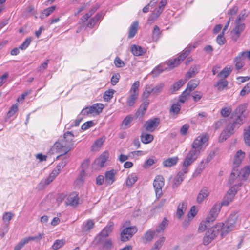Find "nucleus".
I'll return each mask as SVG.
<instances>
[{"mask_svg": "<svg viewBox=\"0 0 250 250\" xmlns=\"http://www.w3.org/2000/svg\"><path fill=\"white\" fill-rule=\"evenodd\" d=\"M161 36V32L160 28L157 25H155L152 31V39L157 42Z\"/></svg>", "mask_w": 250, "mask_h": 250, "instance_id": "c9c22d12", "label": "nucleus"}, {"mask_svg": "<svg viewBox=\"0 0 250 250\" xmlns=\"http://www.w3.org/2000/svg\"><path fill=\"white\" fill-rule=\"evenodd\" d=\"M168 221L166 218H164L162 222L156 229L155 232L162 235L165 229L167 227Z\"/></svg>", "mask_w": 250, "mask_h": 250, "instance_id": "cd10ccee", "label": "nucleus"}, {"mask_svg": "<svg viewBox=\"0 0 250 250\" xmlns=\"http://www.w3.org/2000/svg\"><path fill=\"white\" fill-rule=\"evenodd\" d=\"M187 203L186 202H182L178 206L176 215L177 218H181L186 210Z\"/></svg>", "mask_w": 250, "mask_h": 250, "instance_id": "412c9836", "label": "nucleus"}, {"mask_svg": "<svg viewBox=\"0 0 250 250\" xmlns=\"http://www.w3.org/2000/svg\"><path fill=\"white\" fill-rule=\"evenodd\" d=\"M247 108V104H244L239 105L234 111L235 115L245 116L244 113Z\"/></svg>", "mask_w": 250, "mask_h": 250, "instance_id": "c03bdc74", "label": "nucleus"}, {"mask_svg": "<svg viewBox=\"0 0 250 250\" xmlns=\"http://www.w3.org/2000/svg\"><path fill=\"white\" fill-rule=\"evenodd\" d=\"M250 92V82L248 83L241 90L240 95L244 96Z\"/></svg>", "mask_w": 250, "mask_h": 250, "instance_id": "774afa93", "label": "nucleus"}, {"mask_svg": "<svg viewBox=\"0 0 250 250\" xmlns=\"http://www.w3.org/2000/svg\"><path fill=\"white\" fill-rule=\"evenodd\" d=\"M181 173H178L172 181V186L173 188H177L182 182L184 176L180 175Z\"/></svg>", "mask_w": 250, "mask_h": 250, "instance_id": "4c0bfd02", "label": "nucleus"}, {"mask_svg": "<svg viewBox=\"0 0 250 250\" xmlns=\"http://www.w3.org/2000/svg\"><path fill=\"white\" fill-rule=\"evenodd\" d=\"M167 69V68L160 65L155 67L151 73L153 77H157Z\"/></svg>", "mask_w": 250, "mask_h": 250, "instance_id": "79ce46f5", "label": "nucleus"}, {"mask_svg": "<svg viewBox=\"0 0 250 250\" xmlns=\"http://www.w3.org/2000/svg\"><path fill=\"white\" fill-rule=\"evenodd\" d=\"M65 240L63 239L57 240L53 243L52 248L53 249L57 250L59 248L62 247L65 244Z\"/></svg>", "mask_w": 250, "mask_h": 250, "instance_id": "864d4df0", "label": "nucleus"}, {"mask_svg": "<svg viewBox=\"0 0 250 250\" xmlns=\"http://www.w3.org/2000/svg\"><path fill=\"white\" fill-rule=\"evenodd\" d=\"M103 244L102 250H106L110 249L112 247V241L111 239H105L104 242L101 244Z\"/></svg>", "mask_w": 250, "mask_h": 250, "instance_id": "3c124183", "label": "nucleus"}, {"mask_svg": "<svg viewBox=\"0 0 250 250\" xmlns=\"http://www.w3.org/2000/svg\"><path fill=\"white\" fill-rule=\"evenodd\" d=\"M235 127H237L232 123H229L227 125L223 131L220 134L219 138L220 142L226 140L228 137L233 133Z\"/></svg>", "mask_w": 250, "mask_h": 250, "instance_id": "9d476101", "label": "nucleus"}, {"mask_svg": "<svg viewBox=\"0 0 250 250\" xmlns=\"http://www.w3.org/2000/svg\"><path fill=\"white\" fill-rule=\"evenodd\" d=\"M192 49V45H190L177 58L173 60L169 61L167 62V64L169 67V69H172L179 65L189 54Z\"/></svg>", "mask_w": 250, "mask_h": 250, "instance_id": "423d86ee", "label": "nucleus"}, {"mask_svg": "<svg viewBox=\"0 0 250 250\" xmlns=\"http://www.w3.org/2000/svg\"><path fill=\"white\" fill-rule=\"evenodd\" d=\"M94 222L91 219L87 220L84 222L82 226V230L83 232L87 233L94 227Z\"/></svg>", "mask_w": 250, "mask_h": 250, "instance_id": "5701e85b", "label": "nucleus"}, {"mask_svg": "<svg viewBox=\"0 0 250 250\" xmlns=\"http://www.w3.org/2000/svg\"><path fill=\"white\" fill-rule=\"evenodd\" d=\"M221 228V224H218L208 229L203 238V244L208 245L211 243L219 234Z\"/></svg>", "mask_w": 250, "mask_h": 250, "instance_id": "7ed1b4c3", "label": "nucleus"}, {"mask_svg": "<svg viewBox=\"0 0 250 250\" xmlns=\"http://www.w3.org/2000/svg\"><path fill=\"white\" fill-rule=\"evenodd\" d=\"M197 213V211L196 210L195 206H192L188 214V217L186 218L183 223L184 226H188L189 224V223L191 221V219L196 215Z\"/></svg>", "mask_w": 250, "mask_h": 250, "instance_id": "a211bd4d", "label": "nucleus"}, {"mask_svg": "<svg viewBox=\"0 0 250 250\" xmlns=\"http://www.w3.org/2000/svg\"><path fill=\"white\" fill-rule=\"evenodd\" d=\"M60 142L62 144V147L63 148V154H66L71 149L73 146H72L70 144H68V143L64 139H63Z\"/></svg>", "mask_w": 250, "mask_h": 250, "instance_id": "49530a36", "label": "nucleus"}, {"mask_svg": "<svg viewBox=\"0 0 250 250\" xmlns=\"http://www.w3.org/2000/svg\"><path fill=\"white\" fill-rule=\"evenodd\" d=\"M113 229V224L109 223L95 238L93 244L94 246H97L102 242L110 235Z\"/></svg>", "mask_w": 250, "mask_h": 250, "instance_id": "20e7f679", "label": "nucleus"}, {"mask_svg": "<svg viewBox=\"0 0 250 250\" xmlns=\"http://www.w3.org/2000/svg\"><path fill=\"white\" fill-rule=\"evenodd\" d=\"M105 141V138L101 137L94 142L92 146V149L95 150L96 148L100 147Z\"/></svg>", "mask_w": 250, "mask_h": 250, "instance_id": "4d7b16f0", "label": "nucleus"}, {"mask_svg": "<svg viewBox=\"0 0 250 250\" xmlns=\"http://www.w3.org/2000/svg\"><path fill=\"white\" fill-rule=\"evenodd\" d=\"M138 97V96L136 95L129 94L126 100L127 105L129 106H133L135 104Z\"/></svg>", "mask_w": 250, "mask_h": 250, "instance_id": "ea45409f", "label": "nucleus"}, {"mask_svg": "<svg viewBox=\"0 0 250 250\" xmlns=\"http://www.w3.org/2000/svg\"><path fill=\"white\" fill-rule=\"evenodd\" d=\"M74 136L70 131H68L63 134V139H64L68 144H70L72 146L74 144Z\"/></svg>", "mask_w": 250, "mask_h": 250, "instance_id": "e433bc0d", "label": "nucleus"}, {"mask_svg": "<svg viewBox=\"0 0 250 250\" xmlns=\"http://www.w3.org/2000/svg\"><path fill=\"white\" fill-rule=\"evenodd\" d=\"M44 235V233H40L39 235L34 236H29L28 237L24 238L27 243H28L30 241H39L40 240Z\"/></svg>", "mask_w": 250, "mask_h": 250, "instance_id": "0e129e2a", "label": "nucleus"}, {"mask_svg": "<svg viewBox=\"0 0 250 250\" xmlns=\"http://www.w3.org/2000/svg\"><path fill=\"white\" fill-rule=\"evenodd\" d=\"M199 80L197 79H193L190 80L188 83L187 88L191 92L194 90L199 84Z\"/></svg>", "mask_w": 250, "mask_h": 250, "instance_id": "f704fd0d", "label": "nucleus"}, {"mask_svg": "<svg viewBox=\"0 0 250 250\" xmlns=\"http://www.w3.org/2000/svg\"><path fill=\"white\" fill-rule=\"evenodd\" d=\"M243 138L245 144L250 146V125L244 129Z\"/></svg>", "mask_w": 250, "mask_h": 250, "instance_id": "c85d7f7f", "label": "nucleus"}, {"mask_svg": "<svg viewBox=\"0 0 250 250\" xmlns=\"http://www.w3.org/2000/svg\"><path fill=\"white\" fill-rule=\"evenodd\" d=\"M18 107L17 104L13 105L9 111L7 113L6 118L5 119V121H7V119L11 118L12 116L14 115V114L18 111Z\"/></svg>", "mask_w": 250, "mask_h": 250, "instance_id": "603ef678", "label": "nucleus"}, {"mask_svg": "<svg viewBox=\"0 0 250 250\" xmlns=\"http://www.w3.org/2000/svg\"><path fill=\"white\" fill-rule=\"evenodd\" d=\"M138 24V21H134L131 25L128 35V38L131 39L135 35L137 31Z\"/></svg>", "mask_w": 250, "mask_h": 250, "instance_id": "c756f323", "label": "nucleus"}, {"mask_svg": "<svg viewBox=\"0 0 250 250\" xmlns=\"http://www.w3.org/2000/svg\"><path fill=\"white\" fill-rule=\"evenodd\" d=\"M66 162H61L59 163V165L57 166L58 170H53L50 175H49L52 179L54 180L56 176L58 174L59 171L65 165Z\"/></svg>", "mask_w": 250, "mask_h": 250, "instance_id": "de8ad7c7", "label": "nucleus"}, {"mask_svg": "<svg viewBox=\"0 0 250 250\" xmlns=\"http://www.w3.org/2000/svg\"><path fill=\"white\" fill-rule=\"evenodd\" d=\"M228 85V82L225 79H220L217 83L214 85L217 88L218 90L222 91L227 88Z\"/></svg>", "mask_w": 250, "mask_h": 250, "instance_id": "7c9ffc66", "label": "nucleus"}, {"mask_svg": "<svg viewBox=\"0 0 250 250\" xmlns=\"http://www.w3.org/2000/svg\"><path fill=\"white\" fill-rule=\"evenodd\" d=\"M165 241V238L163 236L161 237L154 244L153 247L154 249L160 250V248L163 246Z\"/></svg>", "mask_w": 250, "mask_h": 250, "instance_id": "052dcab7", "label": "nucleus"}, {"mask_svg": "<svg viewBox=\"0 0 250 250\" xmlns=\"http://www.w3.org/2000/svg\"><path fill=\"white\" fill-rule=\"evenodd\" d=\"M137 228L131 226L125 228L121 233V240L123 242L128 241L137 231Z\"/></svg>", "mask_w": 250, "mask_h": 250, "instance_id": "6e6552de", "label": "nucleus"}, {"mask_svg": "<svg viewBox=\"0 0 250 250\" xmlns=\"http://www.w3.org/2000/svg\"><path fill=\"white\" fill-rule=\"evenodd\" d=\"M92 107H94V113H96L98 114L102 112L104 108V105L102 104H95L92 105Z\"/></svg>", "mask_w": 250, "mask_h": 250, "instance_id": "bf43d9fd", "label": "nucleus"}, {"mask_svg": "<svg viewBox=\"0 0 250 250\" xmlns=\"http://www.w3.org/2000/svg\"><path fill=\"white\" fill-rule=\"evenodd\" d=\"M140 85V82L138 81H135L132 85L131 88L129 91L130 94H135L137 96L139 95V87Z\"/></svg>", "mask_w": 250, "mask_h": 250, "instance_id": "58836bf2", "label": "nucleus"}, {"mask_svg": "<svg viewBox=\"0 0 250 250\" xmlns=\"http://www.w3.org/2000/svg\"><path fill=\"white\" fill-rule=\"evenodd\" d=\"M192 49V45H190L177 58L173 60L169 61L167 62V64L169 67V69H172L179 65L189 54Z\"/></svg>", "mask_w": 250, "mask_h": 250, "instance_id": "39448f33", "label": "nucleus"}, {"mask_svg": "<svg viewBox=\"0 0 250 250\" xmlns=\"http://www.w3.org/2000/svg\"><path fill=\"white\" fill-rule=\"evenodd\" d=\"M157 162V159L155 158H150L148 159L144 164V167L147 168Z\"/></svg>", "mask_w": 250, "mask_h": 250, "instance_id": "680f3d73", "label": "nucleus"}, {"mask_svg": "<svg viewBox=\"0 0 250 250\" xmlns=\"http://www.w3.org/2000/svg\"><path fill=\"white\" fill-rule=\"evenodd\" d=\"M208 137L206 134L198 136L192 144V149L186 156V164L194 162L199 156L201 151L203 149L204 144L208 141Z\"/></svg>", "mask_w": 250, "mask_h": 250, "instance_id": "f257e3e1", "label": "nucleus"}, {"mask_svg": "<svg viewBox=\"0 0 250 250\" xmlns=\"http://www.w3.org/2000/svg\"><path fill=\"white\" fill-rule=\"evenodd\" d=\"M79 196L76 193H72L70 194L67 199V204L75 206L79 204Z\"/></svg>", "mask_w": 250, "mask_h": 250, "instance_id": "f3484780", "label": "nucleus"}, {"mask_svg": "<svg viewBox=\"0 0 250 250\" xmlns=\"http://www.w3.org/2000/svg\"><path fill=\"white\" fill-rule=\"evenodd\" d=\"M160 124V119L154 118L147 121L144 124V127L146 131L153 132Z\"/></svg>", "mask_w": 250, "mask_h": 250, "instance_id": "f8f14e48", "label": "nucleus"}, {"mask_svg": "<svg viewBox=\"0 0 250 250\" xmlns=\"http://www.w3.org/2000/svg\"><path fill=\"white\" fill-rule=\"evenodd\" d=\"M237 220V215L236 214H232L225 223L221 225V231L222 233H227L230 232L235 227Z\"/></svg>", "mask_w": 250, "mask_h": 250, "instance_id": "0eeeda50", "label": "nucleus"}, {"mask_svg": "<svg viewBox=\"0 0 250 250\" xmlns=\"http://www.w3.org/2000/svg\"><path fill=\"white\" fill-rule=\"evenodd\" d=\"M236 26L233 30V33L236 35V40L239 37L240 34L245 28V24L242 22H235Z\"/></svg>", "mask_w": 250, "mask_h": 250, "instance_id": "4be33fe9", "label": "nucleus"}, {"mask_svg": "<svg viewBox=\"0 0 250 250\" xmlns=\"http://www.w3.org/2000/svg\"><path fill=\"white\" fill-rule=\"evenodd\" d=\"M232 109L230 107H225L223 108L220 111V114L224 117H228L231 113Z\"/></svg>", "mask_w": 250, "mask_h": 250, "instance_id": "13d9d810", "label": "nucleus"}, {"mask_svg": "<svg viewBox=\"0 0 250 250\" xmlns=\"http://www.w3.org/2000/svg\"><path fill=\"white\" fill-rule=\"evenodd\" d=\"M232 71V68L230 67H225L221 72H220L217 75L218 78H222L225 79L228 77L231 72Z\"/></svg>", "mask_w": 250, "mask_h": 250, "instance_id": "473e14b6", "label": "nucleus"}, {"mask_svg": "<svg viewBox=\"0 0 250 250\" xmlns=\"http://www.w3.org/2000/svg\"><path fill=\"white\" fill-rule=\"evenodd\" d=\"M131 51L132 54L136 56L143 55L146 51L145 48L135 44L131 46Z\"/></svg>", "mask_w": 250, "mask_h": 250, "instance_id": "b1692460", "label": "nucleus"}, {"mask_svg": "<svg viewBox=\"0 0 250 250\" xmlns=\"http://www.w3.org/2000/svg\"><path fill=\"white\" fill-rule=\"evenodd\" d=\"M245 116L236 115V118L233 122V124L237 127H239L244 122V120L245 118Z\"/></svg>", "mask_w": 250, "mask_h": 250, "instance_id": "a18cd8bd", "label": "nucleus"}, {"mask_svg": "<svg viewBox=\"0 0 250 250\" xmlns=\"http://www.w3.org/2000/svg\"><path fill=\"white\" fill-rule=\"evenodd\" d=\"M115 172L112 169L106 172L105 174V182L108 185L112 184L115 181Z\"/></svg>", "mask_w": 250, "mask_h": 250, "instance_id": "393cba45", "label": "nucleus"}, {"mask_svg": "<svg viewBox=\"0 0 250 250\" xmlns=\"http://www.w3.org/2000/svg\"><path fill=\"white\" fill-rule=\"evenodd\" d=\"M115 91L113 89H109L106 91L104 94L103 97L105 101H109L112 98Z\"/></svg>", "mask_w": 250, "mask_h": 250, "instance_id": "8fccbe9b", "label": "nucleus"}, {"mask_svg": "<svg viewBox=\"0 0 250 250\" xmlns=\"http://www.w3.org/2000/svg\"><path fill=\"white\" fill-rule=\"evenodd\" d=\"M206 166L207 164L205 163V161L202 160L196 169L194 173V175L197 176L200 174Z\"/></svg>", "mask_w": 250, "mask_h": 250, "instance_id": "09e8293b", "label": "nucleus"}, {"mask_svg": "<svg viewBox=\"0 0 250 250\" xmlns=\"http://www.w3.org/2000/svg\"><path fill=\"white\" fill-rule=\"evenodd\" d=\"M144 100L143 103L140 105L136 114L137 116H143L146 112L149 104L150 102L148 99H142Z\"/></svg>", "mask_w": 250, "mask_h": 250, "instance_id": "4468645a", "label": "nucleus"}, {"mask_svg": "<svg viewBox=\"0 0 250 250\" xmlns=\"http://www.w3.org/2000/svg\"><path fill=\"white\" fill-rule=\"evenodd\" d=\"M164 185V178L161 175H157L153 182V187L156 196H160L162 193V188Z\"/></svg>", "mask_w": 250, "mask_h": 250, "instance_id": "1a4fd4ad", "label": "nucleus"}, {"mask_svg": "<svg viewBox=\"0 0 250 250\" xmlns=\"http://www.w3.org/2000/svg\"><path fill=\"white\" fill-rule=\"evenodd\" d=\"M221 208L219 204H215L211 208L208 215L207 217L206 222H213L218 215Z\"/></svg>", "mask_w": 250, "mask_h": 250, "instance_id": "9b49d317", "label": "nucleus"}, {"mask_svg": "<svg viewBox=\"0 0 250 250\" xmlns=\"http://www.w3.org/2000/svg\"><path fill=\"white\" fill-rule=\"evenodd\" d=\"M55 6H52L49 7L45 10H44L41 14L40 17L42 19H43L46 17L48 16L50 14H51L55 9Z\"/></svg>", "mask_w": 250, "mask_h": 250, "instance_id": "37998d69", "label": "nucleus"}, {"mask_svg": "<svg viewBox=\"0 0 250 250\" xmlns=\"http://www.w3.org/2000/svg\"><path fill=\"white\" fill-rule=\"evenodd\" d=\"M14 214L11 212H5L3 214V221L5 224H8V223L11 220Z\"/></svg>", "mask_w": 250, "mask_h": 250, "instance_id": "69168bd1", "label": "nucleus"}, {"mask_svg": "<svg viewBox=\"0 0 250 250\" xmlns=\"http://www.w3.org/2000/svg\"><path fill=\"white\" fill-rule=\"evenodd\" d=\"M200 66L194 65L190 68L188 72L185 75L186 81L194 76L199 72Z\"/></svg>", "mask_w": 250, "mask_h": 250, "instance_id": "6ab92c4d", "label": "nucleus"}, {"mask_svg": "<svg viewBox=\"0 0 250 250\" xmlns=\"http://www.w3.org/2000/svg\"><path fill=\"white\" fill-rule=\"evenodd\" d=\"M163 11V9L161 7H158L156 8L149 17V19H148V23L152 24L153 21L160 15Z\"/></svg>", "mask_w": 250, "mask_h": 250, "instance_id": "dca6fc26", "label": "nucleus"}, {"mask_svg": "<svg viewBox=\"0 0 250 250\" xmlns=\"http://www.w3.org/2000/svg\"><path fill=\"white\" fill-rule=\"evenodd\" d=\"M245 155V152H243L241 150H239L236 152L234 158L235 167H238L242 163Z\"/></svg>", "mask_w": 250, "mask_h": 250, "instance_id": "aec40b11", "label": "nucleus"}, {"mask_svg": "<svg viewBox=\"0 0 250 250\" xmlns=\"http://www.w3.org/2000/svg\"><path fill=\"white\" fill-rule=\"evenodd\" d=\"M234 197L233 193L231 194H226V196L224 197L222 204L225 206L228 205L232 201Z\"/></svg>", "mask_w": 250, "mask_h": 250, "instance_id": "e2e57ef3", "label": "nucleus"}, {"mask_svg": "<svg viewBox=\"0 0 250 250\" xmlns=\"http://www.w3.org/2000/svg\"><path fill=\"white\" fill-rule=\"evenodd\" d=\"M156 233L154 230L147 231L141 238V242L145 244L150 242L153 240Z\"/></svg>", "mask_w": 250, "mask_h": 250, "instance_id": "ddd939ff", "label": "nucleus"}, {"mask_svg": "<svg viewBox=\"0 0 250 250\" xmlns=\"http://www.w3.org/2000/svg\"><path fill=\"white\" fill-rule=\"evenodd\" d=\"M153 139V136L150 134L142 133L141 135V140L144 144H148L151 142Z\"/></svg>", "mask_w": 250, "mask_h": 250, "instance_id": "72a5a7b5", "label": "nucleus"}, {"mask_svg": "<svg viewBox=\"0 0 250 250\" xmlns=\"http://www.w3.org/2000/svg\"><path fill=\"white\" fill-rule=\"evenodd\" d=\"M133 120V117L131 115H127L122 122V126H124V128L128 127L130 124Z\"/></svg>", "mask_w": 250, "mask_h": 250, "instance_id": "5fc2aeb1", "label": "nucleus"}, {"mask_svg": "<svg viewBox=\"0 0 250 250\" xmlns=\"http://www.w3.org/2000/svg\"><path fill=\"white\" fill-rule=\"evenodd\" d=\"M178 160V158L177 157L169 158L165 160L163 162V164L164 166L166 167H171L177 164Z\"/></svg>", "mask_w": 250, "mask_h": 250, "instance_id": "2f4dec72", "label": "nucleus"}, {"mask_svg": "<svg viewBox=\"0 0 250 250\" xmlns=\"http://www.w3.org/2000/svg\"><path fill=\"white\" fill-rule=\"evenodd\" d=\"M244 59L243 56H241V53L235 58L234 61L235 63V67L237 70L241 69L244 66L245 63L243 61Z\"/></svg>", "mask_w": 250, "mask_h": 250, "instance_id": "a878e982", "label": "nucleus"}, {"mask_svg": "<svg viewBox=\"0 0 250 250\" xmlns=\"http://www.w3.org/2000/svg\"><path fill=\"white\" fill-rule=\"evenodd\" d=\"M181 108V105L178 103L174 104L171 105L170 112L173 114H177L179 113Z\"/></svg>", "mask_w": 250, "mask_h": 250, "instance_id": "6e6d98bb", "label": "nucleus"}, {"mask_svg": "<svg viewBox=\"0 0 250 250\" xmlns=\"http://www.w3.org/2000/svg\"><path fill=\"white\" fill-rule=\"evenodd\" d=\"M32 41V38L28 37L26 39L24 42L19 46V48L21 50H25L30 45Z\"/></svg>", "mask_w": 250, "mask_h": 250, "instance_id": "338daca9", "label": "nucleus"}, {"mask_svg": "<svg viewBox=\"0 0 250 250\" xmlns=\"http://www.w3.org/2000/svg\"><path fill=\"white\" fill-rule=\"evenodd\" d=\"M164 87L165 84L163 83H159L155 85L152 84H146L142 95V98L148 99L150 95L156 97L161 93Z\"/></svg>", "mask_w": 250, "mask_h": 250, "instance_id": "f03ea898", "label": "nucleus"}, {"mask_svg": "<svg viewBox=\"0 0 250 250\" xmlns=\"http://www.w3.org/2000/svg\"><path fill=\"white\" fill-rule=\"evenodd\" d=\"M209 194V192L207 188H203L201 189L197 197V202L198 204L202 203Z\"/></svg>", "mask_w": 250, "mask_h": 250, "instance_id": "2eb2a0df", "label": "nucleus"}, {"mask_svg": "<svg viewBox=\"0 0 250 250\" xmlns=\"http://www.w3.org/2000/svg\"><path fill=\"white\" fill-rule=\"evenodd\" d=\"M137 176L134 174H132L129 175L126 181V184L127 186L131 187L137 180Z\"/></svg>", "mask_w": 250, "mask_h": 250, "instance_id": "a19ab883", "label": "nucleus"}, {"mask_svg": "<svg viewBox=\"0 0 250 250\" xmlns=\"http://www.w3.org/2000/svg\"><path fill=\"white\" fill-rule=\"evenodd\" d=\"M108 158V153L104 152L95 161V164L100 167L104 166Z\"/></svg>", "mask_w": 250, "mask_h": 250, "instance_id": "bb28decb", "label": "nucleus"}]
</instances>
